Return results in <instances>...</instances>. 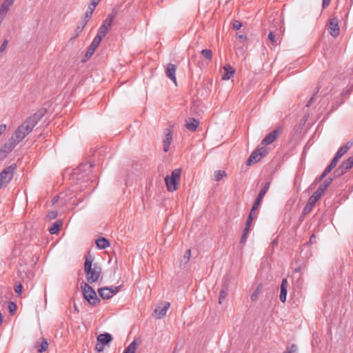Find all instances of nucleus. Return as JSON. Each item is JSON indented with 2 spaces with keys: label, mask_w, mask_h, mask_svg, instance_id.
I'll return each mask as SVG.
<instances>
[{
  "label": "nucleus",
  "mask_w": 353,
  "mask_h": 353,
  "mask_svg": "<svg viewBox=\"0 0 353 353\" xmlns=\"http://www.w3.org/2000/svg\"><path fill=\"white\" fill-rule=\"evenodd\" d=\"M43 116L44 112L43 110H39L28 118L21 125H19L12 136L15 138L17 142L19 143L27 135H28Z\"/></svg>",
  "instance_id": "obj_1"
},
{
  "label": "nucleus",
  "mask_w": 353,
  "mask_h": 353,
  "mask_svg": "<svg viewBox=\"0 0 353 353\" xmlns=\"http://www.w3.org/2000/svg\"><path fill=\"white\" fill-rule=\"evenodd\" d=\"M84 271L86 274L87 281L89 283L97 282L101 275V269L97 264L92 265L91 256H87L84 263Z\"/></svg>",
  "instance_id": "obj_2"
},
{
  "label": "nucleus",
  "mask_w": 353,
  "mask_h": 353,
  "mask_svg": "<svg viewBox=\"0 0 353 353\" xmlns=\"http://www.w3.org/2000/svg\"><path fill=\"white\" fill-rule=\"evenodd\" d=\"M84 298L92 305H97L100 303V299L97 297L96 292L88 283L83 282L81 286Z\"/></svg>",
  "instance_id": "obj_3"
},
{
  "label": "nucleus",
  "mask_w": 353,
  "mask_h": 353,
  "mask_svg": "<svg viewBox=\"0 0 353 353\" xmlns=\"http://www.w3.org/2000/svg\"><path fill=\"white\" fill-rule=\"evenodd\" d=\"M181 173V169H174L172 172L171 176H166L165 177V185L169 192H172L177 189V181L180 179Z\"/></svg>",
  "instance_id": "obj_4"
},
{
  "label": "nucleus",
  "mask_w": 353,
  "mask_h": 353,
  "mask_svg": "<svg viewBox=\"0 0 353 353\" xmlns=\"http://www.w3.org/2000/svg\"><path fill=\"white\" fill-rule=\"evenodd\" d=\"M16 165H11L6 167L0 172V188L11 181L14 176Z\"/></svg>",
  "instance_id": "obj_5"
},
{
  "label": "nucleus",
  "mask_w": 353,
  "mask_h": 353,
  "mask_svg": "<svg viewBox=\"0 0 353 353\" xmlns=\"http://www.w3.org/2000/svg\"><path fill=\"white\" fill-rule=\"evenodd\" d=\"M120 286L115 287L114 289L108 287L101 288L98 290L100 296L103 299H109L114 294L119 291Z\"/></svg>",
  "instance_id": "obj_6"
},
{
  "label": "nucleus",
  "mask_w": 353,
  "mask_h": 353,
  "mask_svg": "<svg viewBox=\"0 0 353 353\" xmlns=\"http://www.w3.org/2000/svg\"><path fill=\"white\" fill-rule=\"evenodd\" d=\"M328 28L330 34L336 37L339 34V27L338 23V19L336 18H332L329 20Z\"/></svg>",
  "instance_id": "obj_7"
},
{
  "label": "nucleus",
  "mask_w": 353,
  "mask_h": 353,
  "mask_svg": "<svg viewBox=\"0 0 353 353\" xmlns=\"http://www.w3.org/2000/svg\"><path fill=\"white\" fill-rule=\"evenodd\" d=\"M177 67L176 65L173 63H168L166 66L165 74L168 78H169L171 81L174 82L175 85H176V71Z\"/></svg>",
  "instance_id": "obj_8"
},
{
  "label": "nucleus",
  "mask_w": 353,
  "mask_h": 353,
  "mask_svg": "<svg viewBox=\"0 0 353 353\" xmlns=\"http://www.w3.org/2000/svg\"><path fill=\"white\" fill-rule=\"evenodd\" d=\"M319 199V198L313 193L312 195L309 198L307 204L304 207L303 213L304 214H308L314 208Z\"/></svg>",
  "instance_id": "obj_9"
},
{
  "label": "nucleus",
  "mask_w": 353,
  "mask_h": 353,
  "mask_svg": "<svg viewBox=\"0 0 353 353\" xmlns=\"http://www.w3.org/2000/svg\"><path fill=\"white\" fill-rule=\"evenodd\" d=\"M164 134L163 151L167 152L170 150V146L172 139L171 130L170 128H166L165 130Z\"/></svg>",
  "instance_id": "obj_10"
},
{
  "label": "nucleus",
  "mask_w": 353,
  "mask_h": 353,
  "mask_svg": "<svg viewBox=\"0 0 353 353\" xmlns=\"http://www.w3.org/2000/svg\"><path fill=\"white\" fill-rule=\"evenodd\" d=\"M279 134V130L276 129L269 133L261 141L262 145H269L273 143L277 138Z\"/></svg>",
  "instance_id": "obj_11"
},
{
  "label": "nucleus",
  "mask_w": 353,
  "mask_h": 353,
  "mask_svg": "<svg viewBox=\"0 0 353 353\" xmlns=\"http://www.w3.org/2000/svg\"><path fill=\"white\" fill-rule=\"evenodd\" d=\"M270 181H268V182H266L264 184L263 187L259 191L258 196H257L256 201L254 203L255 204V205H258L259 206L260 205L263 198L264 197V196L265 195V194L268 192V189L270 188Z\"/></svg>",
  "instance_id": "obj_12"
},
{
  "label": "nucleus",
  "mask_w": 353,
  "mask_h": 353,
  "mask_svg": "<svg viewBox=\"0 0 353 353\" xmlns=\"http://www.w3.org/2000/svg\"><path fill=\"white\" fill-rule=\"evenodd\" d=\"M288 281L286 279H283L281 284V290L279 298L281 302L285 303L287 298L288 293Z\"/></svg>",
  "instance_id": "obj_13"
},
{
  "label": "nucleus",
  "mask_w": 353,
  "mask_h": 353,
  "mask_svg": "<svg viewBox=\"0 0 353 353\" xmlns=\"http://www.w3.org/2000/svg\"><path fill=\"white\" fill-rule=\"evenodd\" d=\"M353 145L352 141H347L343 146L340 147L335 155L340 159L347 153V152L352 148Z\"/></svg>",
  "instance_id": "obj_14"
},
{
  "label": "nucleus",
  "mask_w": 353,
  "mask_h": 353,
  "mask_svg": "<svg viewBox=\"0 0 353 353\" xmlns=\"http://www.w3.org/2000/svg\"><path fill=\"white\" fill-rule=\"evenodd\" d=\"M101 41L95 37L92 40L91 44L88 48V50L85 54V57L90 58L94 52L96 48L99 46Z\"/></svg>",
  "instance_id": "obj_15"
},
{
  "label": "nucleus",
  "mask_w": 353,
  "mask_h": 353,
  "mask_svg": "<svg viewBox=\"0 0 353 353\" xmlns=\"http://www.w3.org/2000/svg\"><path fill=\"white\" fill-rule=\"evenodd\" d=\"M224 72L222 75V79L229 80L234 74V70L230 64H226L223 66Z\"/></svg>",
  "instance_id": "obj_16"
},
{
  "label": "nucleus",
  "mask_w": 353,
  "mask_h": 353,
  "mask_svg": "<svg viewBox=\"0 0 353 353\" xmlns=\"http://www.w3.org/2000/svg\"><path fill=\"white\" fill-rule=\"evenodd\" d=\"M261 154H260L259 151L256 150L252 152L249 158L248 159L246 163L247 165H251L252 163H257L261 159Z\"/></svg>",
  "instance_id": "obj_17"
},
{
  "label": "nucleus",
  "mask_w": 353,
  "mask_h": 353,
  "mask_svg": "<svg viewBox=\"0 0 353 353\" xmlns=\"http://www.w3.org/2000/svg\"><path fill=\"white\" fill-rule=\"evenodd\" d=\"M14 0H4L0 8V17H3L11 5L13 4Z\"/></svg>",
  "instance_id": "obj_18"
},
{
  "label": "nucleus",
  "mask_w": 353,
  "mask_h": 353,
  "mask_svg": "<svg viewBox=\"0 0 353 353\" xmlns=\"http://www.w3.org/2000/svg\"><path fill=\"white\" fill-rule=\"evenodd\" d=\"M112 340V335L109 333L101 334L97 337V342L103 344H108Z\"/></svg>",
  "instance_id": "obj_19"
},
{
  "label": "nucleus",
  "mask_w": 353,
  "mask_h": 353,
  "mask_svg": "<svg viewBox=\"0 0 353 353\" xmlns=\"http://www.w3.org/2000/svg\"><path fill=\"white\" fill-rule=\"evenodd\" d=\"M199 122L198 120L194 118H190L185 123V127L188 130L194 132L196 131Z\"/></svg>",
  "instance_id": "obj_20"
},
{
  "label": "nucleus",
  "mask_w": 353,
  "mask_h": 353,
  "mask_svg": "<svg viewBox=\"0 0 353 353\" xmlns=\"http://www.w3.org/2000/svg\"><path fill=\"white\" fill-rule=\"evenodd\" d=\"M96 245L99 249L103 250L109 247L110 243L108 239L104 237H101L96 241Z\"/></svg>",
  "instance_id": "obj_21"
},
{
  "label": "nucleus",
  "mask_w": 353,
  "mask_h": 353,
  "mask_svg": "<svg viewBox=\"0 0 353 353\" xmlns=\"http://www.w3.org/2000/svg\"><path fill=\"white\" fill-rule=\"evenodd\" d=\"M108 30L109 29L108 28H106V26L101 25L98 30V33H97V36L95 37V38L98 39L99 40H100L101 41L103 38L108 33Z\"/></svg>",
  "instance_id": "obj_22"
},
{
  "label": "nucleus",
  "mask_w": 353,
  "mask_h": 353,
  "mask_svg": "<svg viewBox=\"0 0 353 353\" xmlns=\"http://www.w3.org/2000/svg\"><path fill=\"white\" fill-rule=\"evenodd\" d=\"M97 5H95V3H94L93 5V2L91 1V3H90V5L88 6V10L85 12V18H84V20L88 21L90 20V19L91 18V16L96 8Z\"/></svg>",
  "instance_id": "obj_23"
},
{
  "label": "nucleus",
  "mask_w": 353,
  "mask_h": 353,
  "mask_svg": "<svg viewBox=\"0 0 353 353\" xmlns=\"http://www.w3.org/2000/svg\"><path fill=\"white\" fill-rule=\"evenodd\" d=\"M36 347L37 348V351L39 353L44 352L48 347V343L47 340H46L45 339H43L42 341L40 344L37 343L36 345Z\"/></svg>",
  "instance_id": "obj_24"
},
{
  "label": "nucleus",
  "mask_w": 353,
  "mask_h": 353,
  "mask_svg": "<svg viewBox=\"0 0 353 353\" xmlns=\"http://www.w3.org/2000/svg\"><path fill=\"white\" fill-rule=\"evenodd\" d=\"M18 143H19L17 142L15 138L14 137H12L8 140L5 145L8 148V152H10Z\"/></svg>",
  "instance_id": "obj_25"
},
{
  "label": "nucleus",
  "mask_w": 353,
  "mask_h": 353,
  "mask_svg": "<svg viewBox=\"0 0 353 353\" xmlns=\"http://www.w3.org/2000/svg\"><path fill=\"white\" fill-rule=\"evenodd\" d=\"M137 343L136 339L131 342L128 346L124 350L123 353H135Z\"/></svg>",
  "instance_id": "obj_26"
},
{
  "label": "nucleus",
  "mask_w": 353,
  "mask_h": 353,
  "mask_svg": "<svg viewBox=\"0 0 353 353\" xmlns=\"http://www.w3.org/2000/svg\"><path fill=\"white\" fill-rule=\"evenodd\" d=\"M61 225H62V223L61 221H58L54 223L53 225L50 227V228H49V230H48L49 232L51 234H57L59 232Z\"/></svg>",
  "instance_id": "obj_27"
},
{
  "label": "nucleus",
  "mask_w": 353,
  "mask_h": 353,
  "mask_svg": "<svg viewBox=\"0 0 353 353\" xmlns=\"http://www.w3.org/2000/svg\"><path fill=\"white\" fill-rule=\"evenodd\" d=\"M228 288L227 286H224L220 292V294H219V304H221L224 301V300L228 296Z\"/></svg>",
  "instance_id": "obj_28"
},
{
  "label": "nucleus",
  "mask_w": 353,
  "mask_h": 353,
  "mask_svg": "<svg viewBox=\"0 0 353 353\" xmlns=\"http://www.w3.org/2000/svg\"><path fill=\"white\" fill-rule=\"evenodd\" d=\"M268 39L272 45H277L279 43V38H277L273 31L270 32L268 34Z\"/></svg>",
  "instance_id": "obj_29"
},
{
  "label": "nucleus",
  "mask_w": 353,
  "mask_h": 353,
  "mask_svg": "<svg viewBox=\"0 0 353 353\" xmlns=\"http://www.w3.org/2000/svg\"><path fill=\"white\" fill-rule=\"evenodd\" d=\"M170 306V303H166L165 304V305L159 310V312L158 314L159 319H161L164 316H165L166 312H167L168 310L169 309Z\"/></svg>",
  "instance_id": "obj_30"
},
{
  "label": "nucleus",
  "mask_w": 353,
  "mask_h": 353,
  "mask_svg": "<svg viewBox=\"0 0 353 353\" xmlns=\"http://www.w3.org/2000/svg\"><path fill=\"white\" fill-rule=\"evenodd\" d=\"M225 176H226L225 171L217 170L214 173V180L216 181H219L221 179H222Z\"/></svg>",
  "instance_id": "obj_31"
},
{
  "label": "nucleus",
  "mask_w": 353,
  "mask_h": 353,
  "mask_svg": "<svg viewBox=\"0 0 353 353\" xmlns=\"http://www.w3.org/2000/svg\"><path fill=\"white\" fill-rule=\"evenodd\" d=\"M252 221H253V216H251V214H249L248 219L246 221V223H245V228L243 229V232H245L248 233L249 232Z\"/></svg>",
  "instance_id": "obj_32"
},
{
  "label": "nucleus",
  "mask_w": 353,
  "mask_h": 353,
  "mask_svg": "<svg viewBox=\"0 0 353 353\" xmlns=\"http://www.w3.org/2000/svg\"><path fill=\"white\" fill-rule=\"evenodd\" d=\"M341 165L343 168V169L347 172L348 170L352 168L353 164L349 160V159H346L345 161H343L341 163Z\"/></svg>",
  "instance_id": "obj_33"
},
{
  "label": "nucleus",
  "mask_w": 353,
  "mask_h": 353,
  "mask_svg": "<svg viewBox=\"0 0 353 353\" xmlns=\"http://www.w3.org/2000/svg\"><path fill=\"white\" fill-rule=\"evenodd\" d=\"M114 19L112 17V16L108 15L107 18L103 21L102 26H105L109 29L112 26Z\"/></svg>",
  "instance_id": "obj_34"
},
{
  "label": "nucleus",
  "mask_w": 353,
  "mask_h": 353,
  "mask_svg": "<svg viewBox=\"0 0 353 353\" xmlns=\"http://www.w3.org/2000/svg\"><path fill=\"white\" fill-rule=\"evenodd\" d=\"M114 19L112 17V16L108 15L107 18L103 21L102 26H105L109 29L112 26Z\"/></svg>",
  "instance_id": "obj_35"
},
{
  "label": "nucleus",
  "mask_w": 353,
  "mask_h": 353,
  "mask_svg": "<svg viewBox=\"0 0 353 353\" xmlns=\"http://www.w3.org/2000/svg\"><path fill=\"white\" fill-rule=\"evenodd\" d=\"M114 19L112 17V16L108 15L107 18L103 21L102 26H105L109 29L112 26Z\"/></svg>",
  "instance_id": "obj_36"
},
{
  "label": "nucleus",
  "mask_w": 353,
  "mask_h": 353,
  "mask_svg": "<svg viewBox=\"0 0 353 353\" xmlns=\"http://www.w3.org/2000/svg\"><path fill=\"white\" fill-rule=\"evenodd\" d=\"M346 171L343 169V168L339 165V166L334 171V175L335 177H339L343 174H345Z\"/></svg>",
  "instance_id": "obj_37"
},
{
  "label": "nucleus",
  "mask_w": 353,
  "mask_h": 353,
  "mask_svg": "<svg viewBox=\"0 0 353 353\" xmlns=\"http://www.w3.org/2000/svg\"><path fill=\"white\" fill-rule=\"evenodd\" d=\"M10 153L8 150V148L6 147V145L4 144L1 148L0 149V161L1 160H3L4 158H6V157L7 156V154Z\"/></svg>",
  "instance_id": "obj_38"
},
{
  "label": "nucleus",
  "mask_w": 353,
  "mask_h": 353,
  "mask_svg": "<svg viewBox=\"0 0 353 353\" xmlns=\"http://www.w3.org/2000/svg\"><path fill=\"white\" fill-rule=\"evenodd\" d=\"M201 54L208 60H211L212 57V52L210 50L208 49L202 50Z\"/></svg>",
  "instance_id": "obj_39"
},
{
  "label": "nucleus",
  "mask_w": 353,
  "mask_h": 353,
  "mask_svg": "<svg viewBox=\"0 0 353 353\" xmlns=\"http://www.w3.org/2000/svg\"><path fill=\"white\" fill-rule=\"evenodd\" d=\"M261 290V288L260 285H259L256 289L255 290V291L252 293V296H251V300L252 301H256L257 298H258V295L260 293Z\"/></svg>",
  "instance_id": "obj_40"
},
{
  "label": "nucleus",
  "mask_w": 353,
  "mask_h": 353,
  "mask_svg": "<svg viewBox=\"0 0 353 353\" xmlns=\"http://www.w3.org/2000/svg\"><path fill=\"white\" fill-rule=\"evenodd\" d=\"M87 23L88 21L85 20L79 23L76 29L77 36H78V34L83 30V29L85 28Z\"/></svg>",
  "instance_id": "obj_41"
},
{
  "label": "nucleus",
  "mask_w": 353,
  "mask_h": 353,
  "mask_svg": "<svg viewBox=\"0 0 353 353\" xmlns=\"http://www.w3.org/2000/svg\"><path fill=\"white\" fill-rule=\"evenodd\" d=\"M332 182V178L328 177L320 185V186H321L325 190H327V188L330 186Z\"/></svg>",
  "instance_id": "obj_42"
},
{
  "label": "nucleus",
  "mask_w": 353,
  "mask_h": 353,
  "mask_svg": "<svg viewBox=\"0 0 353 353\" xmlns=\"http://www.w3.org/2000/svg\"><path fill=\"white\" fill-rule=\"evenodd\" d=\"M326 190L323 188L321 186L319 185L318 189L314 192V194L317 196L319 199L322 196V195L324 194Z\"/></svg>",
  "instance_id": "obj_43"
},
{
  "label": "nucleus",
  "mask_w": 353,
  "mask_h": 353,
  "mask_svg": "<svg viewBox=\"0 0 353 353\" xmlns=\"http://www.w3.org/2000/svg\"><path fill=\"white\" fill-rule=\"evenodd\" d=\"M256 150L259 152L260 154H261V157L266 156L268 152V148L265 147L259 148Z\"/></svg>",
  "instance_id": "obj_44"
},
{
  "label": "nucleus",
  "mask_w": 353,
  "mask_h": 353,
  "mask_svg": "<svg viewBox=\"0 0 353 353\" xmlns=\"http://www.w3.org/2000/svg\"><path fill=\"white\" fill-rule=\"evenodd\" d=\"M318 92V90L312 94V97L310 98V99L307 101V104H306V106L307 107H309L310 105H312L313 103V101L316 98V94Z\"/></svg>",
  "instance_id": "obj_45"
},
{
  "label": "nucleus",
  "mask_w": 353,
  "mask_h": 353,
  "mask_svg": "<svg viewBox=\"0 0 353 353\" xmlns=\"http://www.w3.org/2000/svg\"><path fill=\"white\" fill-rule=\"evenodd\" d=\"M340 159L339 157H337L336 155H334V158L332 159L330 165L333 167L334 168L336 167L339 160Z\"/></svg>",
  "instance_id": "obj_46"
},
{
  "label": "nucleus",
  "mask_w": 353,
  "mask_h": 353,
  "mask_svg": "<svg viewBox=\"0 0 353 353\" xmlns=\"http://www.w3.org/2000/svg\"><path fill=\"white\" fill-rule=\"evenodd\" d=\"M23 286L21 283H19L15 285L14 291L17 294H21L22 292Z\"/></svg>",
  "instance_id": "obj_47"
},
{
  "label": "nucleus",
  "mask_w": 353,
  "mask_h": 353,
  "mask_svg": "<svg viewBox=\"0 0 353 353\" xmlns=\"http://www.w3.org/2000/svg\"><path fill=\"white\" fill-rule=\"evenodd\" d=\"M296 347L295 345H291V347L285 352V353H296Z\"/></svg>",
  "instance_id": "obj_48"
},
{
  "label": "nucleus",
  "mask_w": 353,
  "mask_h": 353,
  "mask_svg": "<svg viewBox=\"0 0 353 353\" xmlns=\"http://www.w3.org/2000/svg\"><path fill=\"white\" fill-rule=\"evenodd\" d=\"M8 308L10 313H13L17 309V305L14 302H10L8 305Z\"/></svg>",
  "instance_id": "obj_49"
},
{
  "label": "nucleus",
  "mask_w": 353,
  "mask_h": 353,
  "mask_svg": "<svg viewBox=\"0 0 353 353\" xmlns=\"http://www.w3.org/2000/svg\"><path fill=\"white\" fill-rule=\"evenodd\" d=\"M242 26L241 23L239 21H234L233 22L232 28L234 30H239Z\"/></svg>",
  "instance_id": "obj_50"
},
{
  "label": "nucleus",
  "mask_w": 353,
  "mask_h": 353,
  "mask_svg": "<svg viewBox=\"0 0 353 353\" xmlns=\"http://www.w3.org/2000/svg\"><path fill=\"white\" fill-rule=\"evenodd\" d=\"M95 349L99 352H102L104 349V345L98 342L96 345Z\"/></svg>",
  "instance_id": "obj_51"
},
{
  "label": "nucleus",
  "mask_w": 353,
  "mask_h": 353,
  "mask_svg": "<svg viewBox=\"0 0 353 353\" xmlns=\"http://www.w3.org/2000/svg\"><path fill=\"white\" fill-rule=\"evenodd\" d=\"M248 232H243V234H242V236H241V240H240V243L241 244H244L245 241H246V239H247V235H248Z\"/></svg>",
  "instance_id": "obj_52"
},
{
  "label": "nucleus",
  "mask_w": 353,
  "mask_h": 353,
  "mask_svg": "<svg viewBox=\"0 0 353 353\" xmlns=\"http://www.w3.org/2000/svg\"><path fill=\"white\" fill-rule=\"evenodd\" d=\"M8 46V41L7 40H5L3 43L1 44V46H0V52H3L6 47Z\"/></svg>",
  "instance_id": "obj_53"
},
{
  "label": "nucleus",
  "mask_w": 353,
  "mask_h": 353,
  "mask_svg": "<svg viewBox=\"0 0 353 353\" xmlns=\"http://www.w3.org/2000/svg\"><path fill=\"white\" fill-rule=\"evenodd\" d=\"M57 214H58L57 212L52 211L48 214V216L49 217V219H55L57 217Z\"/></svg>",
  "instance_id": "obj_54"
},
{
  "label": "nucleus",
  "mask_w": 353,
  "mask_h": 353,
  "mask_svg": "<svg viewBox=\"0 0 353 353\" xmlns=\"http://www.w3.org/2000/svg\"><path fill=\"white\" fill-rule=\"evenodd\" d=\"M334 169L333 167H332L330 164L325 169V170L323 172L325 175H327L328 173H330L332 170Z\"/></svg>",
  "instance_id": "obj_55"
},
{
  "label": "nucleus",
  "mask_w": 353,
  "mask_h": 353,
  "mask_svg": "<svg viewBox=\"0 0 353 353\" xmlns=\"http://www.w3.org/2000/svg\"><path fill=\"white\" fill-rule=\"evenodd\" d=\"M326 176V175L323 172L316 179V183H319L320 181H321Z\"/></svg>",
  "instance_id": "obj_56"
},
{
  "label": "nucleus",
  "mask_w": 353,
  "mask_h": 353,
  "mask_svg": "<svg viewBox=\"0 0 353 353\" xmlns=\"http://www.w3.org/2000/svg\"><path fill=\"white\" fill-rule=\"evenodd\" d=\"M258 205H255V204L254 203L252 208H251V210H250V212L249 214H251V216H252V214L257 210L258 208Z\"/></svg>",
  "instance_id": "obj_57"
},
{
  "label": "nucleus",
  "mask_w": 353,
  "mask_h": 353,
  "mask_svg": "<svg viewBox=\"0 0 353 353\" xmlns=\"http://www.w3.org/2000/svg\"><path fill=\"white\" fill-rule=\"evenodd\" d=\"M117 10L114 8V9H113L112 10L111 13L109 14L108 15L109 16H112V17L114 19L116 15H117Z\"/></svg>",
  "instance_id": "obj_58"
},
{
  "label": "nucleus",
  "mask_w": 353,
  "mask_h": 353,
  "mask_svg": "<svg viewBox=\"0 0 353 353\" xmlns=\"http://www.w3.org/2000/svg\"><path fill=\"white\" fill-rule=\"evenodd\" d=\"M330 1L331 0H323V3H322L323 8L327 7L330 4Z\"/></svg>",
  "instance_id": "obj_59"
},
{
  "label": "nucleus",
  "mask_w": 353,
  "mask_h": 353,
  "mask_svg": "<svg viewBox=\"0 0 353 353\" xmlns=\"http://www.w3.org/2000/svg\"><path fill=\"white\" fill-rule=\"evenodd\" d=\"M315 240H316V236H315V235L313 234L310 236L308 243H313L314 242H315Z\"/></svg>",
  "instance_id": "obj_60"
},
{
  "label": "nucleus",
  "mask_w": 353,
  "mask_h": 353,
  "mask_svg": "<svg viewBox=\"0 0 353 353\" xmlns=\"http://www.w3.org/2000/svg\"><path fill=\"white\" fill-rule=\"evenodd\" d=\"M190 250H187V252H185V257L187 258V259H189V258L190 257Z\"/></svg>",
  "instance_id": "obj_61"
},
{
  "label": "nucleus",
  "mask_w": 353,
  "mask_h": 353,
  "mask_svg": "<svg viewBox=\"0 0 353 353\" xmlns=\"http://www.w3.org/2000/svg\"><path fill=\"white\" fill-rule=\"evenodd\" d=\"M348 94H349V90H347L346 91H343L341 94H342V96H345V95H347Z\"/></svg>",
  "instance_id": "obj_62"
},
{
  "label": "nucleus",
  "mask_w": 353,
  "mask_h": 353,
  "mask_svg": "<svg viewBox=\"0 0 353 353\" xmlns=\"http://www.w3.org/2000/svg\"><path fill=\"white\" fill-rule=\"evenodd\" d=\"M239 39H244V40H245V39H246V37H245V35H243V34H240V35L239 36Z\"/></svg>",
  "instance_id": "obj_63"
},
{
  "label": "nucleus",
  "mask_w": 353,
  "mask_h": 353,
  "mask_svg": "<svg viewBox=\"0 0 353 353\" xmlns=\"http://www.w3.org/2000/svg\"><path fill=\"white\" fill-rule=\"evenodd\" d=\"M348 159H349V160H350V161H351V162H352V163L353 164V156L350 157Z\"/></svg>",
  "instance_id": "obj_64"
}]
</instances>
